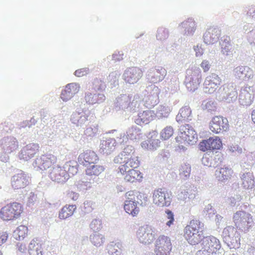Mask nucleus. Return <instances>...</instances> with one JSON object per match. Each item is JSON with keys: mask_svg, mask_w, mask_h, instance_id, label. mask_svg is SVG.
<instances>
[{"mask_svg": "<svg viewBox=\"0 0 255 255\" xmlns=\"http://www.w3.org/2000/svg\"><path fill=\"white\" fill-rule=\"evenodd\" d=\"M98 131V128L97 126H93L88 127L84 131V134L88 137L94 136Z\"/></svg>", "mask_w": 255, "mask_h": 255, "instance_id": "a19ab883", "label": "nucleus"}, {"mask_svg": "<svg viewBox=\"0 0 255 255\" xmlns=\"http://www.w3.org/2000/svg\"><path fill=\"white\" fill-rule=\"evenodd\" d=\"M200 65L205 72L208 71L210 68V65L207 60H203Z\"/></svg>", "mask_w": 255, "mask_h": 255, "instance_id": "6e6d98bb", "label": "nucleus"}, {"mask_svg": "<svg viewBox=\"0 0 255 255\" xmlns=\"http://www.w3.org/2000/svg\"><path fill=\"white\" fill-rule=\"evenodd\" d=\"M66 90L69 91V93L73 97L75 94L77 93L80 89V86L77 83L68 84L65 86Z\"/></svg>", "mask_w": 255, "mask_h": 255, "instance_id": "ea45409f", "label": "nucleus"}, {"mask_svg": "<svg viewBox=\"0 0 255 255\" xmlns=\"http://www.w3.org/2000/svg\"><path fill=\"white\" fill-rule=\"evenodd\" d=\"M171 193L165 189H158L153 194V203L159 207H168L171 202Z\"/></svg>", "mask_w": 255, "mask_h": 255, "instance_id": "6e6552de", "label": "nucleus"}, {"mask_svg": "<svg viewBox=\"0 0 255 255\" xmlns=\"http://www.w3.org/2000/svg\"><path fill=\"white\" fill-rule=\"evenodd\" d=\"M89 70L87 68H83L79 69L75 71L74 74L78 77H83L88 74Z\"/></svg>", "mask_w": 255, "mask_h": 255, "instance_id": "de8ad7c7", "label": "nucleus"}, {"mask_svg": "<svg viewBox=\"0 0 255 255\" xmlns=\"http://www.w3.org/2000/svg\"><path fill=\"white\" fill-rule=\"evenodd\" d=\"M181 25L188 33H192L195 30V23L192 19L183 22Z\"/></svg>", "mask_w": 255, "mask_h": 255, "instance_id": "f704fd0d", "label": "nucleus"}, {"mask_svg": "<svg viewBox=\"0 0 255 255\" xmlns=\"http://www.w3.org/2000/svg\"><path fill=\"white\" fill-rule=\"evenodd\" d=\"M211 242H214L216 244V249H219L220 248V245L219 244V241L217 240L216 238H213L212 240H211Z\"/></svg>", "mask_w": 255, "mask_h": 255, "instance_id": "680f3d73", "label": "nucleus"}, {"mask_svg": "<svg viewBox=\"0 0 255 255\" xmlns=\"http://www.w3.org/2000/svg\"><path fill=\"white\" fill-rule=\"evenodd\" d=\"M168 32L163 29H158L157 31V37L158 39L162 40L168 37Z\"/></svg>", "mask_w": 255, "mask_h": 255, "instance_id": "8fccbe9b", "label": "nucleus"}, {"mask_svg": "<svg viewBox=\"0 0 255 255\" xmlns=\"http://www.w3.org/2000/svg\"><path fill=\"white\" fill-rule=\"evenodd\" d=\"M156 117V114L153 111L146 110L140 113L136 120L138 124H147L154 120Z\"/></svg>", "mask_w": 255, "mask_h": 255, "instance_id": "5701e85b", "label": "nucleus"}, {"mask_svg": "<svg viewBox=\"0 0 255 255\" xmlns=\"http://www.w3.org/2000/svg\"><path fill=\"white\" fill-rule=\"evenodd\" d=\"M173 133L174 131L172 127L171 126L166 127L161 131L160 136L161 139L167 140L172 136Z\"/></svg>", "mask_w": 255, "mask_h": 255, "instance_id": "4c0bfd02", "label": "nucleus"}, {"mask_svg": "<svg viewBox=\"0 0 255 255\" xmlns=\"http://www.w3.org/2000/svg\"><path fill=\"white\" fill-rule=\"evenodd\" d=\"M234 72L236 77L240 79L247 80L253 77V71L248 66L237 67Z\"/></svg>", "mask_w": 255, "mask_h": 255, "instance_id": "412c9836", "label": "nucleus"}, {"mask_svg": "<svg viewBox=\"0 0 255 255\" xmlns=\"http://www.w3.org/2000/svg\"><path fill=\"white\" fill-rule=\"evenodd\" d=\"M222 146V141L218 136L210 137L199 143V148L203 151L220 149Z\"/></svg>", "mask_w": 255, "mask_h": 255, "instance_id": "2eb2a0df", "label": "nucleus"}, {"mask_svg": "<svg viewBox=\"0 0 255 255\" xmlns=\"http://www.w3.org/2000/svg\"><path fill=\"white\" fill-rule=\"evenodd\" d=\"M222 82L219 76L214 73L207 76L204 83L203 90L205 93L213 94L216 91Z\"/></svg>", "mask_w": 255, "mask_h": 255, "instance_id": "f8f14e48", "label": "nucleus"}, {"mask_svg": "<svg viewBox=\"0 0 255 255\" xmlns=\"http://www.w3.org/2000/svg\"><path fill=\"white\" fill-rule=\"evenodd\" d=\"M80 117L81 118V117L80 116L79 114H74L72 116L71 120H72V122L75 124H80L81 123L80 122L79 120L78 119Z\"/></svg>", "mask_w": 255, "mask_h": 255, "instance_id": "4d7b16f0", "label": "nucleus"}, {"mask_svg": "<svg viewBox=\"0 0 255 255\" xmlns=\"http://www.w3.org/2000/svg\"><path fill=\"white\" fill-rule=\"evenodd\" d=\"M76 209L75 205H66L64 206L59 213V218L60 219H66L72 216Z\"/></svg>", "mask_w": 255, "mask_h": 255, "instance_id": "bb28decb", "label": "nucleus"}, {"mask_svg": "<svg viewBox=\"0 0 255 255\" xmlns=\"http://www.w3.org/2000/svg\"><path fill=\"white\" fill-rule=\"evenodd\" d=\"M90 228L94 231L96 232L102 228V222L100 220H93L90 224Z\"/></svg>", "mask_w": 255, "mask_h": 255, "instance_id": "79ce46f5", "label": "nucleus"}, {"mask_svg": "<svg viewBox=\"0 0 255 255\" xmlns=\"http://www.w3.org/2000/svg\"><path fill=\"white\" fill-rule=\"evenodd\" d=\"M39 146L37 144L29 143L24 147L19 154L20 158L25 160H28L38 152Z\"/></svg>", "mask_w": 255, "mask_h": 255, "instance_id": "aec40b11", "label": "nucleus"}, {"mask_svg": "<svg viewBox=\"0 0 255 255\" xmlns=\"http://www.w3.org/2000/svg\"><path fill=\"white\" fill-rule=\"evenodd\" d=\"M124 208L125 211L132 217H136L140 211L137 203L131 200H126Z\"/></svg>", "mask_w": 255, "mask_h": 255, "instance_id": "b1692460", "label": "nucleus"}, {"mask_svg": "<svg viewBox=\"0 0 255 255\" xmlns=\"http://www.w3.org/2000/svg\"><path fill=\"white\" fill-rule=\"evenodd\" d=\"M0 255H2V254L0 251Z\"/></svg>", "mask_w": 255, "mask_h": 255, "instance_id": "338daca9", "label": "nucleus"}, {"mask_svg": "<svg viewBox=\"0 0 255 255\" xmlns=\"http://www.w3.org/2000/svg\"><path fill=\"white\" fill-rule=\"evenodd\" d=\"M57 157L52 154H44L37 157L33 163V166L37 169L45 170L57 162Z\"/></svg>", "mask_w": 255, "mask_h": 255, "instance_id": "9d476101", "label": "nucleus"}, {"mask_svg": "<svg viewBox=\"0 0 255 255\" xmlns=\"http://www.w3.org/2000/svg\"><path fill=\"white\" fill-rule=\"evenodd\" d=\"M165 213L167 214L166 218L168 220L166 224L167 226L170 227L173 224L174 221V214L171 211L168 209L165 211Z\"/></svg>", "mask_w": 255, "mask_h": 255, "instance_id": "a18cd8bd", "label": "nucleus"}, {"mask_svg": "<svg viewBox=\"0 0 255 255\" xmlns=\"http://www.w3.org/2000/svg\"><path fill=\"white\" fill-rule=\"evenodd\" d=\"M11 183L15 189L24 188L29 184V177L24 172H21L12 176Z\"/></svg>", "mask_w": 255, "mask_h": 255, "instance_id": "f3484780", "label": "nucleus"}, {"mask_svg": "<svg viewBox=\"0 0 255 255\" xmlns=\"http://www.w3.org/2000/svg\"><path fill=\"white\" fill-rule=\"evenodd\" d=\"M65 168V167L59 165L53 167L49 173V177L53 182L65 183L69 178V173Z\"/></svg>", "mask_w": 255, "mask_h": 255, "instance_id": "1a4fd4ad", "label": "nucleus"}, {"mask_svg": "<svg viewBox=\"0 0 255 255\" xmlns=\"http://www.w3.org/2000/svg\"><path fill=\"white\" fill-rule=\"evenodd\" d=\"M92 243L96 246H100L104 243V237L102 235L94 234L90 236Z\"/></svg>", "mask_w": 255, "mask_h": 255, "instance_id": "58836bf2", "label": "nucleus"}, {"mask_svg": "<svg viewBox=\"0 0 255 255\" xmlns=\"http://www.w3.org/2000/svg\"><path fill=\"white\" fill-rule=\"evenodd\" d=\"M114 162L120 164L118 173L123 176L125 182L130 183L141 182L142 173L137 168L140 162L136 156H132L124 149L114 158Z\"/></svg>", "mask_w": 255, "mask_h": 255, "instance_id": "f257e3e1", "label": "nucleus"}, {"mask_svg": "<svg viewBox=\"0 0 255 255\" xmlns=\"http://www.w3.org/2000/svg\"><path fill=\"white\" fill-rule=\"evenodd\" d=\"M234 173L232 168L225 167L216 170L215 176L218 181L224 182L231 178Z\"/></svg>", "mask_w": 255, "mask_h": 255, "instance_id": "4be33fe9", "label": "nucleus"}, {"mask_svg": "<svg viewBox=\"0 0 255 255\" xmlns=\"http://www.w3.org/2000/svg\"><path fill=\"white\" fill-rule=\"evenodd\" d=\"M251 116L252 122L255 125V109L252 111Z\"/></svg>", "mask_w": 255, "mask_h": 255, "instance_id": "0e129e2a", "label": "nucleus"}, {"mask_svg": "<svg viewBox=\"0 0 255 255\" xmlns=\"http://www.w3.org/2000/svg\"><path fill=\"white\" fill-rule=\"evenodd\" d=\"M216 28H210L204 34V41L207 44H212L218 38L219 32Z\"/></svg>", "mask_w": 255, "mask_h": 255, "instance_id": "393cba45", "label": "nucleus"}, {"mask_svg": "<svg viewBox=\"0 0 255 255\" xmlns=\"http://www.w3.org/2000/svg\"><path fill=\"white\" fill-rule=\"evenodd\" d=\"M242 185L246 189H252L254 186V180L252 174L245 173L242 176Z\"/></svg>", "mask_w": 255, "mask_h": 255, "instance_id": "c85d7f7f", "label": "nucleus"}, {"mask_svg": "<svg viewBox=\"0 0 255 255\" xmlns=\"http://www.w3.org/2000/svg\"><path fill=\"white\" fill-rule=\"evenodd\" d=\"M166 75V69L162 67H157L151 69L148 74L150 82L157 83L164 79Z\"/></svg>", "mask_w": 255, "mask_h": 255, "instance_id": "6ab92c4d", "label": "nucleus"}, {"mask_svg": "<svg viewBox=\"0 0 255 255\" xmlns=\"http://www.w3.org/2000/svg\"><path fill=\"white\" fill-rule=\"evenodd\" d=\"M118 249H120L119 247V245H111L109 246V252L112 255H119L120 253V252L118 251Z\"/></svg>", "mask_w": 255, "mask_h": 255, "instance_id": "09e8293b", "label": "nucleus"}, {"mask_svg": "<svg viewBox=\"0 0 255 255\" xmlns=\"http://www.w3.org/2000/svg\"><path fill=\"white\" fill-rule=\"evenodd\" d=\"M28 228L26 226L21 225L17 228L14 232V236L16 240L23 239L27 235Z\"/></svg>", "mask_w": 255, "mask_h": 255, "instance_id": "2f4dec72", "label": "nucleus"}, {"mask_svg": "<svg viewBox=\"0 0 255 255\" xmlns=\"http://www.w3.org/2000/svg\"><path fill=\"white\" fill-rule=\"evenodd\" d=\"M195 50L196 51V56H200L203 54L202 49L199 48L198 46L195 48Z\"/></svg>", "mask_w": 255, "mask_h": 255, "instance_id": "e2e57ef3", "label": "nucleus"}, {"mask_svg": "<svg viewBox=\"0 0 255 255\" xmlns=\"http://www.w3.org/2000/svg\"><path fill=\"white\" fill-rule=\"evenodd\" d=\"M23 210L22 205L19 203L7 204L0 210V218L3 221L16 220L20 217Z\"/></svg>", "mask_w": 255, "mask_h": 255, "instance_id": "7ed1b4c3", "label": "nucleus"}, {"mask_svg": "<svg viewBox=\"0 0 255 255\" xmlns=\"http://www.w3.org/2000/svg\"><path fill=\"white\" fill-rule=\"evenodd\" d=\"M78 160L79 163L86 165L95 164L99 160V157L94 151L87 150L79 155Z\"/></svg>", "mask_w": 255, "mask_h": 255, "instance_id": "a211bd4d", "label": "nucleus"}, {"mask_svg": "<svg viewBox=\"0 0 255 255\" xmlns=\"http://www.w3.org/2000/svg\"><path fill=\"white\" fill-rule=\"evenodd\" d=\"M115 142L112 139L103 140L100 144V151L106 154H110L115 148Z\"/></svg>", "mask_w": 255, "mask_h": 255, "instance_id": "cd10ccee", "label": "nucleus"}, {"mask_svg": "<svg viewBox=\"0 0 255 255\" xmlns=\"http://www.w3.org/2000/svg\"><path fill=\"white\" fill-rule=\"evenodd\" d=\"M233 219L236 228L245 233L249 231L253 223L252 216L244 211L236 212Z\"/></svg>", "mask_w": 255, "mask_h": 255, "instance_id": "20e7f679", "label": "nucleus"}, {"mask_svg": "<svg viewBox=\"0 0 255 255\" xmlns=\"http://www.w3.org/2000/svg\"><path fill=\"white\" fill-rule=\"evenodd\" d=\"M222 53L226 56H233L232 47L230 42V38L226 36L220 42Z\"/></svg>", "mask_w": 255, "mask_h": 255, "instance_id": "a878e982", "label": "nucleus"}, {"mask_svg": "<svg viewBox=\"0 0 255 255\" xmlns=\"http://www.w3.org/2000/svg\"><path fill=\"white\" fill-rule=\"evenodd\" d=\"M8 238V234L6 232H0V246L5 243Z\"/></svg>", "mask_w": 255, "mask_h": 255, "instance_id": "5fc2aeb1", "label": "nucleus"}, {"mask_svg": "<svg viewBox=\"0 0 255 255\" xmlns=\"http://www.w3.org/2000/svg\"><path fill=\"white\" fill-rule=\"evenodd\" d=\"M29 252L30 255H42L41 245L34 241L31 242L29 246Z\"/></svg>", "mask_w": 255, "mask_h": 255, "instance_id": "72a5a7b5", "label": "nucleus"}, {"mask_svg": "<svg viewBox=\"0 0 255 255\" xmlns=\"http://www.w3.org/2000/svg\"><path fill=\"white\" fill-rule=\"evenodd\" d=\"M191 114V111L189 107H184L182 108L178 115L176 116L177 122H183L188 119Z\"/></svg>", "mask_w": 255, "mask_h": 255, "instance_id": "c756f323", "label": "nucleus"}, {"mask_svg": "<svg viewBox=\"0 0 255 255\" xmlns=\"http://www.w3.org/2000/svg\"><path fill=\"white\" fill-rule=\"evenodd\" d=\"M255 91L253 86H245L241 91L239 102L243 106H249L253 102Z\"/></svg>", "mask_w": 255, "mask_h": 255, "instance_id": "4468645a", "label": "nucleus"}, {"mask_svg": "<svg viewBox=\"0 0 255 255\" xmlns=\"http://www.w3.org/2000/svg\"><path fill=\"white\" fill-rule=\"evenodd\" d=\"M172 246L169 237L160 235L155 242L154 253L156 255H169Z\"/></svg>", "mask_w": 255, "mask_h": 255, "instance_id": "423d86ee", "label": "nucleus"}, {"mask_svg": "<svg viewBox=\"0 0 255 255\" xmlns=\"http://www.w3.org/2000/svg\"><path fill=\"white\" fill-rule=\"evenodd\" d=\"M17 247L18 249V250L21 252H23L26 249L25 245L19 243L17 244Z\"/></svg>", "mask_w": 255, "mask_h": 255, "instance_id": "052dcab7", "label": "nucleus"}, {"mask_svg": "<svg viewBox=\"0 0 255 255\" xmlns=\"http://www.w3.org/2000/svg\"><path fill=\"white\" fill-rule=\"evenodd\" d=\"M207 160H208V158L206 157H204L202 158V162H203V163H204L205 165H206L205 162H207ZM206 165H208V164H206Z\"/></svg>", "mask_w": 255, "mask_h": 255, "instance_id": "69168bd1", "label": "nucleus"}, {"mask_svg": "<svg viewBox=\"0 0 255 255\" xmlns=\"http://www.w3.org/2000/svg\"><path fill=\"white\" fill-rule=\"evenodd\" d=\"M141 146L142 148L144 149L153 150L156 148L158 145V139H149L148 140L143 141Z\"/></svg>", "mask_w": 255, "mask_h": 255, "instance_id": "473e14b6", "label": "nucleus"}, {"mask_svg": "<svg viewBox=\"0 0 255 255\" xmlns=\"http://www.w3.org/2000/svg\"><path fill=\"white\" fill-rule=\"evenodd\" d=\"M96 207L95 204L91 201H86L84 203V211L90 213Z\"/></svg>", "mask_w": 255, "mask_h": 255, "instance_id": "c03bdc74", "label": "nucleus"}, {"mask_svg": "<svg viewBox=\"0 0 255 255\" xmlns=\"http://www.w3.org/2000/svg\"><path fill=\"white\" fill-rule=\"evenodd\" d=\"M18 148V142L15 138H10L7 142L5 147L6 151L10 153L15 151Z\"/></svg>", "mask_w": 255, "mask_h": 255, "instance_id": "e433bc0d", "label": "nucleus"}, {"mask_svg": "<svg viewBox=\"0 0 255 255\" xmlns=\"http://www.w3.org/2000/svg\"><path fill=\"white\" fill-rule=\"evenodd\" d=\"M137 197L140 196V197H141L142 196H144V194L141 193H137L136 192H134L133 191H129L127 192L126 194V197L128 199V200H134V196L135 194H137Z\"/></svg>", "mask_w": 255, "mask_h": 255, "instance_id": "49530a36", "label": "nucleus"}, {"mask_svg": "<svg viewBox=\"0 0 255 255\" xmlns=\"http://www.w3.org/2000/svg\"><path fill=\"white\" fill-rule=\"evenodd\" d=\"M66 167H68V171H67L68 173H69V175L70 176V174H71L72 175H74L77 172V168L76 166H71L70 164V163L68 162L66 164H65Z\"/></svg>", "mask_w": 255, "mask_h": 255, "instance_id": "603ef678", "label": "nucleus"}, {"mask_svg": "<svg viewBox=\"0 0 255 255\" xmlns=\"http://www.w3.org/2000/svg\"><path fill=\"white\" fill-rule=\"evenodd\" d=\"M93 95L91 93H88L85 96L86 102L90 104H92L94 103V100H93Z\"/></svg>", "mask_w": 255, "mask_h": 255, "instance_id": "bf43d9fd", "label": "nucleus"}, {"mask_svg": "<svg viewBox=\"0 0 255 255\" xmlns=\"http://www.w3.org/2000/svg\"><path fill=\"white\" fill-rule=\"evenodd\" d=\"M142 70L137 67H131L127 69L124 73V79L130 84H133L142 77Z\"/></svg>", "mask_w": 255, "mask_h": 255, "instance_id": "dca6fc26", "label": "nucleus"}, {"mask_svg": "<svg viewBox=\"0 0 255 255\" xmlns=\"http://www.w3.org/2000/svg\"><path fill=\"white\" fill-rule=\"evenodd\" d=\"M68 197L73 200L76 201L78 199L79 194L73 191H70L67 194Z\"/></svg>", "mask_w": 255, "mask_h": 255, "instance_id": "13d9d810", "label": "nucleus"}, {"mask_svg": "<svg viewBox=\"0 0 255 255\" xmlns=\"http://www.w3.org/2000/svg\"><path fill=\"white\" fill-rule=\"evenodd\" d=\"M204 224L198 220H192L184 229V237L192 245L198 244L204 238Z\"/></svg>", "mask_w": 255, "mask_h": 255, "instance_id": "f03ea898", "label": "nucleus"}, {"mask_svg": "<svg viewBox=\"0 0 255 255\" xmlns=\"http://www.w3.org/2000/svg\"><path fill=\"white\" fill-rule=\"evenodd\" d=\"M137 237L140 243L148 245L153 241L155 233L150 226L145 225L139 228L137 232Z\"/></svg>", "mask_w": 255, "mask_h": 255, "instance_id": "ddd939ff", "label": "nucleus"}, {"mask_svg": "<svg viewBox=\"0 0 255 255\" xmlns=\"http://www.w3.org/2000/svg\"><path fill=\"white\" fill-rule=\"evenodd\" d=\"M234 231L235 228L234 227L228 226L224 229L223 233L225 236L230 237Z\"/></svg>", "mask_w": 255, "mask_h": 255, "instance_id": "864d4df0", "label": "nucleus"}, {"mask_svg": "<svg viewBox=\"0 0 255 255\" xmlns=\"http://www.w3.org/2000/svg\"><path fill=\"white\" fill-rule=\"evenodd\" d=\"M104 170L103 166L100 165L94 164L88 167L86 170L87 175L90 176H98Z\"/></svg>", "mask_w": 255, "mask_h": 255, "instance_id": "7c9ffc66", "label": "nucleus"}, {"mask_svg": "<svg viewBox=\"0 0 255 255\" xmlns=\"http://www.w3.org/2000/svg\"><path fill=\"white\" fill-rule=\"evenodd\" d=\"M209 128L214 133H220L226 131L229 128L228 121L222 116L213 117L210 123Z\"/></svg>", "mask_w": 255, "mask_h": 255, "instance_id": "9b49d317", "label": "nucleus"}, {"mask_svg": "<svg viewBox=\"0 0 255 255\" xmlns=\"http://www.w3.org/2000/svg\"><path fill=\"white\" fill-rule=\"evenodd\" d=\"M72 96L69 93V91L66 90V87L65 89L62 91L61 94V98L62 99L63 101H67L69 100Z\"/></svg>", "mask_w": 255, "mask_h": 255, "instance_id": "3c124183", "label": "nucleus"}, {"mask_svg": "<svg viewBox=\"0 0 255 255\" xmlns=\"http://www.w3.org/2000/svg\"><path fill=\"white\" fill-rule=\"evenodd\" d=\"M196 133L189 125L181 126L180 132L176 137V141L179 144L187 145L192 144L196 139Z\"/></svg>", "mask_w": 255, "mask_h": 255, "instance_id": "39448f33", "label": "nucleus"}, {"mask_svg": "<svg viewBox=\"0 0 255 255\" xmlns=\"http://www.w3.org/2000/svg\"><path fill=\"white\" fill-rule=\"evenodd\" d=\"M179 171V174L181 177L184 179H186L190 176L191 173V166L189 164L184 163L181 165Z\"/></svg>", "mask_w": 255, "mask_h": 255, "instance_id": "c9c22d12", "label": "nucleus"}, {"mask_svg": "<svg viewBox=\"0 0 255 255\" xmlns=\"http://www.w3.org/2000/svg\"><path fill=\"white\" fill-rule=\"evenodd\" d=\"M204 109L208 112H212L216 111V104L212 101H208L204 105Z\"/></svg>", "mask_w": 255, "mask_h": 255, "instance_id": "37998d69", "label": "nucleus"}, {"mask_svg": "<svg viewBox=\"0 0 255 255\" xmlns=\"http://www.w3.org/2000/svg\"><path fill=\"white\" fill-rule=\"evenodd\" d=\"M186 77V86L191 91H194L199 86L201 79V71L199 68L188 69Z\"/></svg>", "mask_w": 255, "mask_h": 255, "instance_id": "0eeeda50", "label": "nucleus"}]
</instances>
